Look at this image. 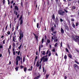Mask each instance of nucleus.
I'll list each match as a JSON object with an SVG mask.
<instances>
[{"label": "nucleus", "mask_w": 79, "mask_h": 79, "mask_svg": "<svg viewBox=\"0 0 79 79\" xmlns=\"http://www.w3.org/2000/svg\"><path fill=\"white\" fill-rule=\"evenodd\" d=\"M16 65L18 66V62L20 61V56H18L16 58Z\"/></svg>", "instance_id": "nucleus-1"}, {"label": "nucleus", "mask_w": 79, "mask_h": 79, "mask_svg": "<svg viewBox=\"0 0 79 79\" xmlns=\"http://www.w3.org/2000/svg\"><path fill=\"white\" fill-rule=\"evenodd\" d=\"M64 13H65V12H64V11H63V10H59L58 11L59 15H61V16H63L64 15Z\"/></svg>", "instance_id": "nucleus-2"}, {"label": "nucleus", "mask_w": 79, "mask_h": 79, "mask_svg": "<svg viewBox=\"0 0 79 79\" xmlns=\"http://www.w3.org/2000/svg\"><path fill=\"white\" fill-rule=\"evenodd\" d=\"M42 60H43L44 62H47L48 61V58H45L44 57H43L41 58Z\"/></svg>", "instance_id": "nucleus-3"}, {"label": "nucleus", "mask_w": 79, "mask_h": 79, "mask_svg": "<svg viewBox=\"0 0 79 79\" xmlns=\"http://www.w3.org/2000/svg\"><path fill=\"white\" fill-rule=\"evenodd\" d=\"M55 22L56 23V24H57V23H58V17H56L55 18Z\"/></svg>", "instance_id": "nucleus-4"}, {"label": "nucleus", "mask_w": 79, "mask_h": 79, "mask_svg": "<svg viewBox=\"0 0 79 79\" xmlns=\"http://www.w3.org/2000/svg\"><path fill=\"white\" fill-rule=\"evenodd\" d=\"M33 35H34L37 42H38V36L36 35V34L34 33H33Z\"/></svg>", "instance_id": "nucleus-5"}, {"label": "nucleus", "mask_w": 79, "mask_h": 79, "mask_svg": "<svg viewBox=\"0 0 79 79\" xmlns=\"http://www.w3.org/2000/svg\"><path fill=\"white\" fill-rule=\"evenodd\" d=\"M38 74V76L37 77H35L34 79H39V77H40V76H41V75H40V74Z\"/></svg>", "instance_id": "nucleus-6"}, {"label": "nucleus", "mask_w": 79, "mask_h": 79, "mask_svg": "<svg viewBox=\"0 0 79 79\" xmlns=\"http://www.w3.org/2000/svg\"><path fill=\"white\" fill-rule=\"evenodd\" d=\"M73 67L74 68H77V69H79V66L77 65L76 64H74Z\"/></svg>", "instance_id": "nucleus-7"}, {"label": "nucleus", "mask_w": 79, "mask_h": 79, "mask_svg": "<svg viewBox=\"0 0 79 79\" xmlns=\"http://www.w3.org/2000/svg\"><path fill=\"white\" fill-rule=\"evenodd\" d=\"M54 42H56L58 41V38H57L56 37H54Z\"/></svg>", "instance_id": "nucleus-8"}, {"label": "nucleus", "mask_w": 79, "mask_h": 79, "mask_svg": "<svg viewBox=\"0 0 79 79\" xmlns=\"http://www.w3.org/2000/svg\"><path fill=\"white\" fill-rule=\"evenodd\" d=\"M36 67H39L40 66V64H39V61H38L36 63Z\"/></svg>", "instance_id": "nucleus-9"}, {"label": "nucleus", "mask_w": 79, "mask_h": 79, "mask_svg": "<svg viewBox=\"0 0 79 79\" xmlns=\"http://www.w3.org/2000/svg\"><path fill=\"white\" fill-rule=\"evenodd\" d=\"M61 34H64V30H63V28H61Z\"/></svg>", "instance_id": "nucleus-10"}, {"label": "nucleus", "mask_w": 79, "mask_h": 79, "mask_svg": "<svg viewBox=\"0 0 79 79\" xmlns=\"http://www.w3.org/2000/svg\"><path fill=\"white\" fill-rule=\"evenodd\" d=\"M65 27V29L67 30L68 31H69V28L68 26H67L66 25H64Z\"/></svg>", "instance_id": "nucleus-11"}, {"label": "nucleus", "mask_w": 79, "mask_h": 79, "mask_svg": "<svg viewBox=\"0 0 79 79\" xmlns=\"http://www.w3.org/2000/svg\"><path fill=\"white\" fill-rule=\"evenodd\" d=\"M15 10H16L17 11H18V6H15Z\"/></svg>", "instance_id": "nucleus-12"}, {"label": "nucleus", "mask_w": 79, "mask_h": 79, "mask_svg": "<svg viewBox=\"0 0 79 79\" xmlns=\"http://www.w3.org/2000/svg\"><path fill=\"white\" fill-rule=\"evenodd\" d=\"M41 53H42V55H45V52L44 51H41Z\"/></svg>", "instance_id": "nucleus-13"}, {"label": "nucleus", "mask_w": 79, "mask_h": 79, "mask_svg": "<svg viewBox=\"0 0 79 79\" xmlns=\"http://www.w3.org/2000/svg\"><path fill=\"white\" fill-rule=\"evenodd\" d=\"M52 19H53V20H55V15L53 14V15L52 16Z\"/></svg>", "instance_id": "nucleus-14"}, {"label": "nucleus", "mask_w": 79, "mask_h": 79, "mask_svg": "<svg viewBox=\"0 0 79 79\" xmlns=\"http://www.w3.org/2000/svg\"><path fill=\"white\" fill-rule=\"evenodd\" d=\"M16 37V36H15L13 37V42H16V40H15V39Z\"/></svg>", "instance_id": "nucleus-15"}, {"label": "nucleus", "mask_w": 79, "mask_h": 79, "mask_svg": "<svg viewBox=\"0 0 79 79\" xmlns=\"http://www.w3.org/2000/svg\"><path fill=\"white\" fill-rule=\"evenodd\" d=\"M72 26L73 27V28H76V26H75V24H74V23L72 24Z\"/></svg>", "instance_id": "nucleus-16"}, {"label": "nucleus", "mask_w": 79, "mask_h": 79, "mask_svg": "<svg viewBox=\"0 0 79 79\" xmlns=\"http://www.w3.org/2000/svg\"><path fill=\"white\" fill-rule=\"evenodd\" d=\"M20 32H19V34H22V30H21V29H20Z\"/></svg>", "instance_id": "nucleus-17"}, {"label": "nucleus", "mask_w": 79, "mask_h": 79, "mask_svg": "<svg viewBox=\"0 0 79 79\" xmlns=\"http://www.w3.org/2000/svg\"><path fill=\"white\" fill-rule=\"evenodd\" d=\"M23 23V19H21L20 22V25H21Z\"/></svg>", "instance_id": "nucleus-18"}, {"label": "nucleus", "mask_w": 79, "mask_h": 79, "mask_svg": "<svg viewBox=\"0 0 79 79\" xmlns=\"http://www.w3.org/2000/svg\"><path fill=\"white\" fill-rule=\"evenodd\" d=\"M41 42H42V44L44 43V38L43 37L42 38Z\"/></svg>", "instance_id": "nucleus-19"}, {"label": "nucleus", "mask_w": 79, "mask_h": 79, "mask_svg": "<svg viewBox=\"0 0 79 79\" xmlns=\"http://www.w3.org/2000/svg\"><path fill=\"white\" fill-rule=\"evenodd\" d=\"M23 36H24L23 35V32L22 33V34H20V37H22V38H23Z\"/></svg>", "instance_id": "nucleus-20"}, {"label": "nucleus", "mask_w": 79, "mask_h": 79, "mask_svg": "<svg viewBox=\"0 0 79 79\" xmlns=\"http://www.w3.org/2000/svg\"><path fill=\"white\" fill-rule=\"evenodd\" d=\"M68 56L70 58H72V55L70 54H69L68 55Z\"/></svg>", "instance_id": "nucleus-21"}, {"label": "nucleus", "mask_w": 79, "mask_h": 79, "mask_svg": "<svg viewBox=\"0 0 79 79\" xmlns=\"http://www.w3.org/2000/svg\"><path fill=\"white\" fill-rule=\"evenodd\" d=\"M13 46L12 47H15V46H16V44L14 42L13 43Z\"/></svg>", "instance_id": "nucleus-22"}, {"label": "nucleus", "mask_w": 79, "mask_h": 79, "mask_svg": "<svg viewBox=\"0 0 79 79\" xmlns=\"http://www.w3.org/2000/svg\"><path fill=\"white\" fill-rule=\"evenodd\" d=\"M32 68H33V67H32V66H31V69H28V71H32Z\"/></svg>", "instance_id": "nucleus-23"}, {"label": "nucleus", "mask_w": 79, "mask_h": 79, "mask_svg": "<svg viewBox=\"0 0 79 79\" xmlns=\"http://www.w3.org/2000/svg\"><path fill=\"white\" fill-rule=\"evenodd\" d=\"M63 43L62 42H61L60 43V49H61V47H63Z\"/></svg>", "instance_id": "nucleus-24"}, {"label": "nucleus", "mask_w": 79, "mask_h": 79, "mask_svg": "<svg viewBox=\"0 0 79 79\" xmlns=\"http://www.w3.org/2000/svg\"><path fill=\"white\" fill-rule=\"evenodd\" d=\"M64 58L65 59V60H66V59H67V56H66V55H65L64 57Z\"/></svg>", "instance_id": "nucleus-25"}, {"label": "nucleus", "mask_w": 79, "mask_h": 79, "mask_svg": "<svg viewBox=\"0 0 79 79\" xmlns=\"http://www.w3.org/2000/svg\"><path fill=\"white\" fill-rule=\"evenodd\" d=\"M2 3L3 5H4L5 3V0H3Z\"/></svg>", "instance_id": "nucleus-26"}, {"label": "nucleus", "mask_w": 79, "mask_h": 79, "mask_svg": "<svg viewBox=\"0 0 79 79\" xmlns=\"http://www.w3.org/2000/svg\"><path fill=\"white\" fill-rule=\"evenodd\" d=\"M75 62L77 64H79V63L77 60H75Z\"/></svg>", "instance_id": "nucleus-27"}, {"label": "nucleus", "mask_w": 79, "mask_h": 79, "mask_svg": "<svg viewBox=\"0 0 79 79\" xmlns=\"http://www.w3.org/2000/svg\"><path fill=\"white\" fill-rule=\"evenodd\" d=\"M27 68H26V67H25L24 68V71L25 72H26V71H27Z\"/></svg>", "instance_id": "nucleus-28"}, {"label": "nucleus", "mask_w": 79, "mask_h": 79, "mask_svg": "<svg viewBox=\"0 0 79 79\" xmlns=\"http://www.w3.org/2000/svg\"><path fill=\"white\" fill-rule=\"evenodd\" d=\"M65 50H66V52H67L68 53L69 52V50H68V48H65Z\"/></svg>", "instance_id": "nucleus-29"}, {"label": "nucleus", "mask_w": 79, "mask_h": 79, "mask_svg": "<svg viewBox=\"0 0 79 79\" xmlns=\"http://www.w3.org/2000/svg\"><path fill=\"white\" fill-rule=\"evenodd\" d=\"M76 7L75 6H73L72 7V9H73V10H76Z\"/></svg>", "instance_id": "nucleus-30"}, {"label": "nucleus", "mask_w": 79, "mask_h": 79, "mask_svg": "<svg viewBox=\"0 0 79 79\" xmlns=\"http://www.w3.org/2000/svg\"><path fill=\"white\" fill-rule=\"evenodd\" d=\"M51 30L52 31V32H53V31H54V28L53 27H51Z\"/></svg>", "instance_id": "nucleus-31"}, {"label": "nucleus", "mask_w": 79, "mask_h": 79, "mask_svg": "<svg viewBox=\"0 0 79 79\" xmlns=\"http://www.w3.org/2000/svg\"><path fill=\"white\" fill-rule=\"evenodd\" d=\"M48 56H51V52H49V54L48 55Z\"/></svg>", "instance_id": "nucleus-32"}, {"label": "nucleus", "mask_w": 79, "mask_h": 79, "mask_svg": "<svg viewBox=\"0 0 79 79\" xmlns=\"http://www.w3.org/2000/svg\"><path fill=\"white\" fill-rule=\"evenodd\" d=\"M7 33L8 35H10V31H8Z\"/></svg>", "instance_id": "nucleus-33"}, {"label": "nucleus", "mask_w": 79, "mask_h": 79, "mask_svg": "<svg viewBox=\"0 0 79 79\" xmlns=\"http://www.w3.org/2000/svg\"><path fill=\"white\" fill-rule=\"evenodd\" d=\"M23 15H22L20 16V18L19 20H21V19H22V18H23Z\"/></svg>", "instance_id": "nucleus-34"}, {"label": "nucleus", "mask_w": 79, "mask_h": 79, "mask_svg": "<svg viewBox=\"0 0 79 79\" xmlns=\"http://www.w3.org/2000/svg\"><path fill=\"white\" fill-rule=\"evenodd\" d=\"M21 47H22V44H21L19 47H18V48L19 49V50H20V48H21Z\"/></svg>", "instance_id": "nucleus-35"}, {"label": "nucleus", "mask_w": 79, "mask_h": 79, "mask_svg": "<svg viewBox=\"0 0 79 79\" xmlns=\"http://www.w3.org/2000/svg\"><path fill=\"white\" fill-rule=\"evenodd\" d=\"M18 68H19V67H16V68H15L16 70L17 71L18 70Z\"/></svg>", "instance_id": "nucleus-36"}, {"label": "nucleus", "mask_w": 79, "mask_h": 79, "mask_svg": "<svg viewBox=\"0 0 79 79\" xmlns=\"http://www.w3.org/2000/svg\"><path fill=\"white\" fill-rule=\"evenodd\" d=\"M48 76H49V75L47 74L46 76V78H47V79H48Z\"/></svg>", "instance_id": "nucleus-37"}, {"label": "nucleus", "mask_w": 79, "mask_h": 79, "mask_svg": "<svg viewBox=\"0 0 79 79\" xmlns=\"http://www.w3.org/2000/svg\"><path fill=\"white\" fill-rule=\"evenodd\" d=\"M41 49V48L40 47V45L39 47V52H40Z\"/></svg>", "instance_id": "nucleus-38"}, {"label": "nucleus", "mask_w": 79, "mask_h": 79, "mask_svg": "<svg viewBox=\"0 0 79 79\" xmlns=\"http://www.w3.org/2000/svg\"><path fill=\"white\" fill-rule=\"evenodd\" d=\"M57 45H58V43H56V44H55V45H54V47H57Z\"/></svg>", "instance_id": "nucleus-39"}, {"label": "nucleus", "mask_w": 79, "mask_h": 79, "mask_svg": "<svg viewBox=\"0 0 79 79\" xmlns=\"http://www.w3.org/2000/svg\"><path fill=\"white\" fill-rule=\"evenodd\" d=\"M47 42L48 43H50V40H48H48H47Z\"/></svg>", "instance_id": "nucleus-40"}, {"label": "nucleus", "mask_w": 79, "mask_h": 79, "mask_svg": "<svg viewBox=\"0 0 79 79\" xmlns=\"http://www.w3.org/2000/svg\"><path fill=\"white\" fill-rule=\"evenodd\" d=\"M49 52V50H48L47 51L46 53H45V54H46V55H47V54H48V52Z\"/></svg>", "instance_id": "nucleus-41"}, {"label": "nucleus", "mask_w": 79, "mask_h": 79, "mask_svg": "<svg viewBox=\"0 0 79 79\" xmlns=\"http://www.w3.org/2000/svg\"><path fill=\"white\" fill-rule=\"evenodd\" d=\"M78 26H79V23H78L77 22L76 23V26L77 27Z\"/></svg>", "instance_id": "nucleus-42"}, {"label": "nucleus", "mask_w": 79, "mask_h": 79, "mask_svg": "<svg viewBox=\"0 0 79 79\" xmlns=\"http://www.w3.org/2000/svg\"><path fill=\"white\" fill-rule=\"evenodd\" d=\"M37 61V60H35L34 62V65L35 64V63H36V61Z\"/></svg>", "instance_id": "nucleus-43"}, {"label": "nucleus", "mask_w": 79, "mask_h": 79, "mask_svg": "<svg viewBox=\"0 0 79 79\" xmlns=\"http://www.w3.org/2000/svg\"><path fill=\"white\" fill-rule=\"evenodd\" d=\"M24 61H25V58H24V57H23V63H24Z\"/></svg>", "instance_id": "nucleus-44"}, {"label": "nucleus", "mask_w": 79, "mask_h": 79, "mask_svg": "<svg viewBox=\"0 0 79 79\" xmlns=\"http://www.w3.org/2000/svg\"><path fill=\"white\" fill-rule=\"evenodd\" d=\"M23 68H24V66H23L21 65L20 69H23Z\"/></svg>", "instance_id": "nucleus-45"}, {"label": "nucleus", "mask_w": 79, "mask_h": 79, "mask_svg": "<svg viewBox=\"0 0 79 79\" xmlns=\"http://www.w3.org/2000/svg\"><path fill=\"white\" fill-rule=\"evenodd\" d=\"M64 11H65V13H68V10H66L65 9H64Z\"/></svg>", "instance_id": "nucleus-46"}, {"label": "nucleus", "mask_w": 79, "mask_h": 79, "mask_svg": "<svg viewBox=\"0 0 79 79\" xmlns=\"http://www.w3.org/2000/svg\"><path fill=\"white\" fill-rule=\"evenodd\" d=\"M38 58V57L37 56H36L35 57V61H37V60H36Z\"/></svg>", "instance_id": "nucleus-47"}, {"label": "nucleus", "mask_w": 79, "mask_h": 79, "mask_svg": "<svg viewBox=\"0 0 79 79\" xmlns=\"http://www.w3.org/2000/svg\"><path fill=\"white\" fill-rule=\"evenodd\" d=\"M8 51L9 52V55H10V50H9V48H8Z\"/></svg>", "instance_id": "nucleus-48"}, {"label": "nucleus", "mask_w": 79, "mask_h": 79, "mask_svg": "<svg viewBox=\"0 0 79 79\" xmlns=\"http://www.w3.org/2000/svg\"><path fill=\"white\" fill-rule=\"evenodd\" d=\"M39 23H37V28H39Z\"/></svg>", "instance_id": "nucleus-49"}, {"label": "nucleus", "mask_w": 79, "mask_h": 79, "mask_svg": "<svg viewBox=\"0 0 79 79\" xmlns=\"http://www.w3.org/2000/svg\"><path fill=\"white\" fill-rule=\"evenodd\" d=\"M5 40H4L3 41V44H5Z\"/></svg>", "instance_id": "nucleus-50"}, {"label": "nucleus", "mask_w": 79, "mask_h": 79, "mask_svg": "<svg viewBox=\"0 0 79 79\" xmlns=\"http://www.w3.org/2000/svg\"><path fill=\"white\" fill-rule=\"evenodd\" d=\"M41 67H42V64H41V65H40V66L39 67V69H41Z\"/></svg>", "instance_id": "nucleus-51"}, {"label": "nucleus", "mask_w": 79, "mask_h": 79, "mask_svg": "<svg viewBox=\"0 0 79 79\" xmlns=\"http://www.w3.org/2000/svg\"><path fill=\"white\" fill-rule=\"evenodd\" d=\"M15 47H12V48H13L12 50L13 51V52L15 51Z\"/></svg>", "instance_id": "nucleus-52"}, {"label": "nucleus", "mask_w": 79, "mask_h": 79, "mask_svg": "<svg viewBox=\"0 0 79 79\" xmlns=\"http://www.w3.org/2000/svg\"><path fill=\"white\" fill-rule=\"evenodd\" d=\"M60 22H63V19H60Z\"/></svg>", "instance_id": "nucleus-53"}, {"label": "nucleus", "mask_w": 79, "mask_h": 79, "mask_svg": "<svg viewBox=\"0 0 79 79\" xmlns=\"http://www.w3.org/2000/svg\"><path fill=\"white\" fill-rule=\"evenodd\" d=\"M42 58L40 59V63H42Z\"/></svg>", "instance_id": "nucleus-54"}, {"label": "nucleus", "mask_w": 79, "mask_h": 79, "mask_svg": "<svg viewBox=\"0 0 79 79\" xmlns=\"http://www.w3.org/2000/svg\"><path fill=\"white\" fill-rule=\"evenodd\" d=\"M8 28V25L5 28V30L6 31V30H7V28Z\"/></svg>", "instance_id": "nucleus-55"}, {"label": "nucleus", "mask_w": 79, "mask_h": 79, "mask_svg": "<svg viewBox=\"0 0 79 79\" xmlns=\"http://www.w3.org/2000/svg\"><path fill=\"white\" fill-rule=\"evenodd\" d=\"M52 51V52H55V49H53Z\"/></svg>", "instance_id": "nucleus-56"}, {"label": "nucleus", "mask_w": 79, "mask_h": 79, "mask_svg": "<svg viewBox=\"0 0 79 79\" xmlns=\"http://www.w3.org/2000/svg\"><path fill=\"white\" fill-rule=\"evenodd\" d=\"M3 47V46L2 45H0V48H2Z\"/></svg>", "instance_id": "nucleus-57"}, {"label": "nucleus", "mask_w": 79, "mask_h": 79, "mask_svg": "<svg viewBox=\"0 0 79 79\" xmlns=\"http://www.w3.org/2000/svg\"><path fill=\"white\" fill-rule=\"evenodd\" d=\"M42 18L41 17L40 19V22H42Z\"/></svg>", "instance_id": "nucleus-58"}, {"label": "nucleus", "mask_w": 79, "mask_h": 79, "mask_svg": "<svg viewBox=\"0 0 79 79\" xmlns=\"http://www.w3.org/2000/svg\"><path fill=\"white\" fill-rule=\"evenodd\" d=\"M19 39H20V40H21V39H22V37H21V36H19Z\"/></svg>", "instance_id": "nucleus-59"}, {"label": "nucleus", "mask_w": 79, "mask_h": 79, "mask_svg": "<svg viewBox=\"0 0 79 79\" xmlns=\"http://www.w3.org/2000/svg\"><path fill=\"white\" fill-rule=\"evenodd\" d=\"M20 51H19L18 52V55H19V53H20Z\"/></svg>", "instance_id": "nucleus-60"}, {"label": "nucleus", "mask_w": 79, "mask_h": 79, "mask_svg": "<svg viewBox=\"0 0 79 79\" xmlns=\"http://www.w3.org/2000/svg\"><path fill=\"white\" fill-rule=\"evenodd\" d=\"M47 36H46V35H45V39H46V40H47Z\"/></svg>", "instance_id": "nucleus-61"}, {"label": "nucleus", "mask_w": 79, "mask_h": 79, "mask_svg": "<svg viewBox=\"0 0 79 79\" xmlns=\"http://www.w3.org/2000/svg\"><path fill=\"white\" fill-rule=\"evenodd\" d=\"M13 54L14 55H15V52L14 51L13 52Z\"/></svg>", "instance_id": "nucleus-62"}, {"label": "nucleus", "mask_w": 79, "mask_h": 79, "mask_svg": "<svg viewBox=\"0 0 79 79\" xmlns=\"http://www.w3.org/2000/svg\"><path fill=\"white\" fill-rule=\"evenodd\" d=\"M76 51L77 52L79 53V51L78 49H76Z\"/></svg>", "instance_id": "nucleus-63"}, {"label": "nucleus", "mask_w": 79, "mask_h": 79, "mask_svg": "<svg viewBox=\"0 0 79 79\" xmlns=\"http://www.w3.org/2000/svg\"><path fill=\"white\" fill-rule=\"evenodd\" d=\"M71 21H74V19H71Z\"/></svg>", "instance_id": "nucleus-64"}]
</instances>
